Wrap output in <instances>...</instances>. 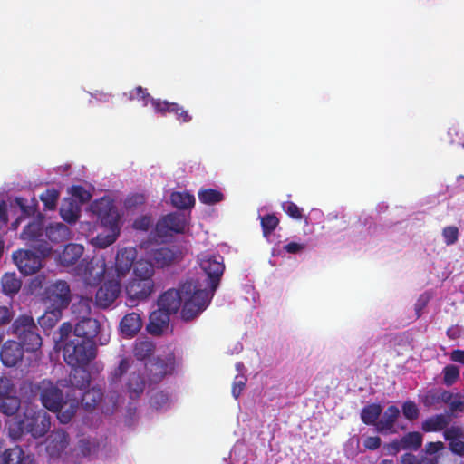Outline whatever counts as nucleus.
Masks as SVG:
<instances>
[{"label": "nucleus", "instance_id": "59", "mask_svg": "<svg viewBox=\"0 0 464 464\" xmlns=\"http://www.w3.org/2000/svg\"><path fill=\"white\" fill-rule=\"evenodd\" d=\"M363 445L368 450H377L381 446V439L379 437H367L363 441Z\"/></svg>", "mask_w": 464, "mask_h": 464}, {"label": "nucleus", "instance_id": "38", "mask_svg": "<svg viewBox=\"0 0 464 464\" xmlns=\"http://www.w3.org/2000/svg\"><path fill=\"white\" fill-rule=\"evenodd\" d=\"M236 370L237 372V374L236 375L233 382L232 395L235 399H238L246 386L247 379L244 374L245 366L242 362L236 363Z\"/></svg>", "mask_w": 464, "mask_h": 464}, {"label": "nucleus", "instance_id": "11", "mask_svg": "<svg viewBox=\"0 0 464 464\" xmlns=\"http://www.w3.org/2000/svg\"><path fill=\"white\" fill-rule=\"evenodd\" d=\"M140 248L144 251L147 257L153 261L159 267H165L178 260L181 251L178 247H159L154 248L150 243L144 242L140 244Z\"/></svg>", "mask_w": 464, "mask_h": 464}, {"label": "nucleus", "instance_id": "4", "mask_svg": "<svg viewBox=\"0 0 464 464\" xmlns=\"http://www.w3.org/2000/svg\"><path fill=\"white\" fill-rule=\"evenodd\" d=\"M72 330L69 323H63L60 326V345L63 343V355L67 364L72 367V373L76 369H84L92 360L96 356V345L94 341L82 340L81 338L69 336L68 340H63Z\"/></svg>", "mask_w": 464, "mask_h": 464}, {"label": "nucleus", "instance_id": "8", "mask_svg": "<svg viewBox=\"0 0 464 464\" xmlns=\"http://www.w3.org/2000/svg\"><path fill=\"white\" fill-rule=\"evenodd\" d=\"M42 299L45 304L50 303L45 313L38 318L39 325L46 332L52 330L58 322V281L45 287Z\"/></svg>", "mask_w": 464, "mask_h": 464}, {"label": "nucleus", "instance_id": "58", "mask_svg": "<svg viewBox=\"0 0 464 464\" xmlns=\"http://www.w3.org/2000/svg\"><path fill=\"white\" fill-rule=\"evenodd\" d=\"M443 449H444V444L440 441L428 442L425 446V452L428 455H434L437 452L442 450Z\"/></svg>", "mask_w": 464, "mask_h": 464}, {"label": "nucleus", "instance_id": "24", "mask_svg": "<svg viewBox=\"0 0 464 464\" xmlns=\"http://www.w3.org/2000/svg\"><path fill=\"white\" fill-rule=\"evenodd\" d=\"M143 324L141 316L136 312L127 314L120 322V330L126 338L135 336Z\"/></svg>", "mask_w": 464, "mask_h": 464}, {"label": "nucleus", "instance_id": "33", "mask_svg": "<svg viewBox=\"0 0 464 464\" xmlns=\"http://www.w3.org/2000/svg\"><path fill=\"white\" fill-rule=\"evenodd\" d=\"M449 424V419L444 414H437L428 418L422 422V430L426 432L440 431Z\"/></svg>", "mask_w": 464, "mask_h": 464}, {"label": "nucleus", "instance_id": "64", "mask_svg": "<svg viewBox=\"0 0 464 464\" xmlns=\"http://www.w3.org/2000/svg\"><path fill=\"white\" fill-rule=\"evenodd\" d=\"M450 359L453 362L464 364V351L463 350L452 351L450 353Z\"/></svg>", "mask_w": 464, "mask_h": 464}, {"label": "nucleus", "instance_id": "6", "mask_svg": "<svg viewBox=\"0 0 464 464\" xmlns=\"http://www.w3.org/2000/svg\"><path fill=\"white\" fill-rule=\"evenodd\" d=\"M70 197L65 198L60 207V217L69 224L78 220L82 206L88 202L92 194L82 186L74 185L68 188Z\"/></svg>", "mask_w": 464, "mask_h": 464}, {"label": "nucleus", "instance_id": "35", "mask_svg": "<svg viewBox=\"0 0 464 464\" xmlns=\"http://www.w3.org/2000/svg\"><path fill=\"white\" fill-rule=\"evenodd\" d=\"M37 331V327L36 329H31L30 332H27V334L19 338V343L23 347L24 346L25 350L28 352H34L42 345V338Z\"/></svg>", "mask_w": 464, "mask_h": 464}, {"label": "nucleus", "instance_id": "48", "mask_svg": "<svg viewBox=\"0 0 464 464\" xmlns=\"http://www.w3.org/2000/svg\"><path fill=\"white\" fill-rule=\"evenodd\" d=\"M58 198V191L53 189L52 192L47 190L44 194L41 196V200L43 201L44 207L47 209H54L56 205V200Z\"/></svg>", "mask_w": 464, "mask_h": 464}, {"label": "nucleus", "instance_id": "47", "mask_svg": "<svg viewBox=\"0 0 464 464\" xmlns=\"http://www.w3.org/2000/svg\"><path fill=\"white\" fill-rule=\"evenodd\" d=\"M16 393V389L11 379L5 376L0 377V399Z\"/></svg>", "mask_w": 464, "mask_h": 464}, {"label": "nucleus", "instance_id": "53", "mask_svg": "<svg viewBox=\"0 0 464 464\" xmlns=\"http://www.w3.org/2000/svg\"><path fill=\"white\" fill-rule=\"evenodd\" d=\"M430 295L428 293H424L420 295L414 305L415 314L417 318H419L421 315L422 310L426 307V305L430 302Z\"/></svg>", "mask_w": 464, "mask_h": 464}, {"label": "nucleus", "instance_id": "62", "mask_svg": "<svg viewBox=\"0 0 464 464\" xmlns=\"http://www.w3.org/2000/svg\"><path fill=\"white\" fill-rule=\"evenodd\" d=\"M8 223L7 206L5 201L0 202V229Z\"/></svg>", "mask_w": 464, "mask_h": 464}, {"label": "nucleus", "instance_id": "1", "mask_svg": "<svg viewBox=\"0 0 464 464\" xmlns=\"http://www.w3.org/2000/svg\"><path fill=\"white\" fill-rule=\"evenodd\" d=\"M198 260L206 279L187 281L179 289L164 292L158 299V307L169 314L177 313L183 304L181 317L184 321L197 318L208 307L225 270L220 255L206 252L200 254Z\"/></svg>", "mask_w": 464, "mask_h": 464}, {"label": "nucleus", "instance_id": "12", "mask_svg": "<svg viewBox=\"0 0 464 464\" xmlns=\"http://www.w3.org/2000/svg\"><path fill=\"white\" fill-rule=\"evenodd\" d=\"M26 433H29L34 438H41L44 436L51 426V420L46 411H26L24 414Z\"/></svg>", "mask_w": 464, "mask_h": 464}, {"label": "nucleus", "instance_id": "7", "mask_svg": "<svg viewBox=\"0 0 464 464\" xmlns=\"http://www.w3.org/2000/svg\"><path fill=\"white\" fill-rule=\"evenodd\" d=\"M188 216L184 213L171 212L162 216L156 223L153 237L161 242H168L177 234L186 231Z\"/></svg>", "mask_w": 464, "mask_h": 464}, {"label": "nucleus", "instance_id": "41", "mask_svg": "<svg viewBox=\"0 0 464 464\" xmlns=\"http://www.w3.org/2000/svg\"><path fill=\"white\" fill-rule=\"evenodd\" d=\"M278 223L279 219L275 215H266L261 218L264 237L269 242H274V230L278 226Z\"/></svg>", "mask_w": 464, "mask_h": 464}, {"label": "nucleus", "instance_id": "42", "mask_svg": "<svg viewBox=\"0 0 464 464\" xmlns=\"http://www.w3.org/2000/svg\"><path fill=\"white\" fill-rule=\"evenodd\" d=\"M441 236L447 246H452L459 240V230L456 226H447L442 229Z\"/></svg>", "mask_w": 464, "mask_h": 464}, {"label": "nucleus", "instance_id": "60", "mask_svg": "<svg viewBox=\"0 0 464 464\" xmlns=\"http://www.w3.org/2000/svg\"><path fill=\"white\" fill-rule=\"evenodd\" d=\"M91 97L102 102H108L111 100L112 94L103 91H95L91 93Z\"/></svg>", "mask_w": 464, "mask_h": 464}, {"label": "nucleus", "instance_id": "31", "mask_svg": "<svg viewBox=\"0 0 464 464\" xmlns=\"http://www.w3.org/2000/svg\"><path fill=\"white\" fill-rule=\"evenodd\" d=\"M31 329H36V324L34 318L27 314L20 315L12 324L13 334H15L18 339L27 334V332H30Z\"/></svg>", "mask_w": 464, "mask_h": 464}, {"label": "nucleus", "instance_id": "16", "mask_svg": "<svg viewBox=\"0 0 464 464\" xmlns=\"http://www.w3.org/2000/svg\"><path fill=\"white\" fill-rule=\"evenodd\" d=\"M177 400L176 394L169 389H153L150 394V406L158 412L171 409Z\"/></svg>", "mask_w": 464, "mask_h": 464}, {"label": "nucleus", "instance_id": "50", "mask_svg": "<svg viewBox=\"0 0 464 464\" xmlns=\"http://www.w3.org/2000/svg\"><path fill=\"white\" fill-rule=\"evenodd\" d=\"M15 204L20 208L24 217L34 216L36 212V206H29L26 204V199L21 197H17L14 199Z\"/></svg>", "mask_w": 464, "mask_h": 464}, {"label": "nucleus", "instance_id": "63", "mask_svg": "<svg viewBox=\"0 0 464 464\" xmlns=\"http://www.w3.org/2000/svg\"><path fill=\"white\" fill-rule=\"evenodd\" d=\"M46 452L52 459L58 457V442H56L55 440H52L48 442L46 445Z\"/></svg>", "mask_w": 464, "mask_h": 464}, {"label": "nucleus", "instance_id": "56", "mask_svg": "<svg viewBox=\"0 0 464 464\" xmlns=\"http://www.w3.org/2000/svg\"><path fill=\"white\" fill-rule=\"evenodd\" d=\"M305 248L304 243L289 242L283 246V250L289 254H296L303 251Z\"/></svg>", "mask_w": 464, "mask_h": 464}, {"label": "nucleus", "instance_id": "45", "mask_svg": "<svg viewBox=\"0 0 464 464\" xmlns=\"http://www.w3.org/2000/svg\"><path fill=\"white\" fill-rule=\"evenodd\" d=\"M403 416L409 420H415L419 418L420 410L412 401H406L402 404Z\"/></svg>", "mask_w": 464, "mask_h": 464}, {"label": "nucleus", "instance_id": "55", "mask_svg": "<svg viewBox=\"0 0 464 464\" xmlns=\"http://www.w3.org/2000/svg\"><path fill=\"white\" fill-rule=\"evenodd\" d=\"M60 310L63 307H66L69 304V299L67 298V294L69 293V286L67 285L65 281L60 280Z\"/></svg>", "mask_w": 464, "mask_h": 464}, {"label": "nucleus", "instance_id": "49", "mask_svg": "<svg viewBox=\"0 0 464 464\" xmlns=\"http://www.w3.org/2000/svg\"><path fill=\"white\" fill-rule=\"evenodd\" d=\"M283 209L285 210V212L291 218H295V219H301L303 215H302V209L297 206L295 205V203L293 202H284L283 205Z\"/></svg>", "mask_w": 464, "mask_h": 464}, {"label": "nucleus", "instance_id": "51", "mask_svg": "<svg viewBox=\"0 0 464 464\" xmlns=\"http://www.w3.org/2000/svg\"><path fill=\"white\" fill-rule=\"evenodd\" d=\"M459 126L456 123L451 124L447 130L446 141L450 144H456L461 137L459 136Z\"/></svg>", "mask_w": 464, "mask_h": 464}, {"label": "nucleus", "instance_id": "15", "mask_svg": "<svg viewBox=\"0 0 464 464\" xmlns=\"http://www.w3.org/2000/svg\"><path fill=\"white\" fill-rule=\"evenodd\" d=\"M121 280L113 279L105 282L97 291L96 304L102 308L111 306L121 293Z\"/></svg>", "mask_w": 464, "mask_h": 464}, {"label": "nucleus", "instance_id": "18", "mask_svg": "<svg viewBox=\"0 0 464 464\" xmlns=\"http://www.w3.org/2000/svg\"><path fill=\"white\" fill-rule=\"evenodd\" d=\"M23 345L15 341H6L1 349L0 359L2 363L7 367L15 366L24 357Z\"/></svg>", "mask_w": 464, "mask_h": 464}, {"label": "nucleus", "instance_id": "54", "mask_svg": "<svg viewBox=\"0 0 464 464\" xmlns=\"http://www.w3.org/2000/svg\"><path fill=\"white\" fill-rule=\"evenodd\" d=\"M151 218L150 216H141L137 218L133 222V227L136 230L147 231L151 225Z\"/></svg>", "mask_w": 464, "mask_h": 464}, {"label": "nucleus", "instance_id": "40", "mask_svg": "<svg viewBox=\"0 0 464 464\" xmlns=\"http://www.w3.org/2000/svg\"><path fill=\"white\" fill-rule=\"evenodd\" d=\"M198 196L199 201L205 205H214L224 199L223 194L214 188L200 189Z\"/></svg>", "mask_w": 464, "mask_h": 464}, {"label": "nucleus", "instance_id": "61", "mask_svg": "<svg viewBox=\"0 0 464 464\" xmlns=\"http://www.w3.org/2000/svg\"><path fill=\"white\" fill-rule=\"evenodd\" d=\"M13 317L12 311L6 306H0V324H5L11 321Z\"/></svg>", "mask_w": 464, "mask_h": 464}, {"label": "nucleus", "instance_id": "44", "mask_svg": "<svg viewBox=\"0 0 464 464\" xmlns=\"http://www.w3.org/2000/svg\"><path fill=\"white\" fill-rule=\"evenodd\" d=\"M444 383L450 386L457 382L459 376V370L457 366L449 364L443 369Z\"/></svg>", "mask_w": 464, "mask_h": 464}, {"label": "nucleus", "instance_id": "23", "mask_svg": "<svg viewBox=\"0 0 464 464\" xmlns=\"http://www.w3.org/2000/svg\"><path fill=\"white\" fill-rule=\"evenodd\" d=\"M123 96L129 101H137L142 107H151L153 112L157 114V102H161L162 100L153 98L146 88L137 86L134 89L123 93Z\"/></svg>", "mask_w": 464, "mask_h": 464}, {"label": "nucleus", "instance_id": "46", "mask_svg": "<svg viewBox=\"0 0 464 464\" xmlns=\"http://www.w3.org/2000/svg\"><path fill=\"white\" fill-rule=\"evenodd\" d=\"M420 401L425 407H432L440 403L439 401V390L431 389L427 391L425 393L420 395Z\"/></svg>", "mask_w": 464, "mask_h": 464}, {"label": "nucleus", "instance_id": "57", "mask_svg": "<svg viewBox=\"0 0 464 464\" xmlns=\"http://www.w3.org/2000/svg\"><path fill=\"white\" fill-rule=\"evenodd\" d=\"M450 450L459 456L464 455V441L460 439L453 440V441L450 442Z\"/></svg>", "mask_w": 464, "mask_h": 464}, {"label": "nucleus", "instance_id": "52", "mask_svg": "<svg viewBox=\"0 0 464 464\" xmlns=\"http://www.w3.org/2000/svg\"><path fill=\"white\" fill-rule=\"evenodd\" d=\"M444 438L448 441H453V440L460 439L463 436V430L457 426H451L444 430Z\"/></svg>", "mask_w": 464, "mask_h": 464}, {"label": "nucleus", "instance_id": "13", "mask_svg": "<svg viewBox=\"0 0 464 464\" xmlns=\"http://www.w3.org/2000/svg\"><path fill=\"white\" fill-rule=\"evenodd\" d=\"M92 212L97 216L102 226L121 225V216L109 198H102L91 204Z\"/></svg>", "mask_w": 464, "mask_h": 464}, {"label": "nucleus", "instance_id": "26", "mask_svg": "<svg viewBox=\"0 0 464 464\" xmlns=\"http://www.w3.org/2000/svg\"><path fill=\"white\" fill-rule=\"evenodd\" d=\"M400 410L394 406H389L384 411L382 419L376 423L379 432L388 434L394 432V424L399 418Z\"/></svg>", "mask_w": 464, "mask_h": 464}, {"label": "nucleus", "instance_id": "43", "mask_svg": "<svg viewBox=\"0 0 464 464\" xmlns=\"http://www.w3.org/2000/svg\"><path fill=\"white\" fill-rule=\"evenodd\" d=\"M78 448L83 457H91L97 454L99 445L89 440H81Z\"/></svg>", "mask_w": 464, "mask_h": 464}, {"label": "nucleus", "instance_id": "19", "mask_svg": "<svg viewBox=\"0 0 464 464\" xmlns=\"http://www.w3.org/2000/svg\"><path fill=\"white\" fill-rule=\"evenodd\" d=\"M137 249L135 247H124L118 251L115 261V269L118 279L121 280L132 267L134 260L137 258Z\"/></svg>", "mask_w": 464, "mask_h": 464}, {"label": "nucleus", "instance_id": "5", "mask_svg": "<svg viewBox=\"0 0 464 464\" xmlns=\"http://www.w3.org/2000/svg\"><path fill=\"white\" fill-rule=\"evenodd\" d=\"M44 215L38 213L36 218L24 227L20 237L43 256H47L52 251V243L58 241V223L47 226L44 233Z\"/></svg>", "mask_w": 464, "mask_h": 464}, {"label": "nucleus", "instance_id": "28", "mask_svg": "<svg viewBox=\"0 0 464 464\" xmlns=\"http://www.w3.org/2000/svg\"><path fill=\"white\" fill-rule=\"evenodd\" d=\"M2 464H34V458L26 455L23 449L16 446L12 449L5 450L2 456Z\"/></svg>", "mask_w": 464, "mask_h": 464}, {"label": "nucleus", "instance_id": "2", "mask_svg": "<svg viewBox=\"0 0 464 464\" xmlns=\"http://www.w3.org/2000/svg\"><path fill=\"white\" fill-rule=\"evenodd\" d=\"M154 349L153 342L147 339L137 340L133 346L136 360L122 357L119 365L111 372V389L124 387L130 400L136 401L143 394L147 386V371L150 372L151 380L154 382L160 380L166 374L172 373L179 364L180 358H177L172 352H169L146 362L152 355ZM115 393L116 391H112L108 397L114 404L116 403Z\"/></svg>", "mask_w": 464, "mask_h": 464}, {"label": "nucleus", "instance_id": "30", "mask_svg": "<svg viewBox=\"0 0 464 464\" xmlns=\"http://www.w3.org/2000/svg\"><path fill=\"white\" fill-rule=\"evenodd\" d=\"M171 205L178 209H190L195 205V197L190 192L173 191L169 196Z\"/></svg>", "mask_w": 464, "mask_h": 464}, {"label": "nucleus", "instance_id": "29", "mask_svg": "<svg viewBox=\"0 0 464 464\" xmlns=\"http://www.w3.org/2000/svg\"><path fill=\"white\" fill-rule=\"evenodd\" d=\"M83 254V246L79 244H68L60 253V266H69L73 265Z\"/></svg>", "mask_w": 464, "mask_h": 464}, {"label": "nucleus", "instance_id": "25", "mask_svg": "<svg viewBox=\"0 0 464 464\" xmlns=\"http://www.w3.org/2000/svg\"><path fill=\"white\" fill-rule=\"evenodd\" d=\"M102 227L105 230L92 239V245L100 248H105L113 244L121 231V225H105Z\"/></svg>", "mask_w": 464, "mask_h": 464}, {"label": "nucleus", "instance_id": "17", "mask_svg": "<svg viewBox=\"0 0 464 464\" xmlns=\"http://www.w3.org/2000/svg\"><path fill=\"white\" fill-rule=\"evenodd\" d=\"M42 404L50 411L58 413V386L49 380H43L37 385Z\"/></svg>", "mask_w": 464, "mask_h": 464}, {"label": "nucleus", "instance_id": "36", "mask_svg": "<svg viewBox=\"0 0 464 464\" xmlns=\"http://www.w3.org/2000/svg\"><path fill=\"white\" fill-rule=\"evenodd\" d=\"M22 283L14 273H5L1 279L2 290L5 295H14L21 288Z\"/></svg>", "mask_w": 464, "mask_h": 464}, {"label": "nucleus", "instance_id": "27", "mask_svg": "<svg viewBox=\"0 0 464 464\" xmlns=\"http://www.w3.org/2000/svg\"><path fill=\"white\" fill-rule=\"evenodd\" d=\"M422 444V435L418 431L405 434L400 440H394L391 447L394 451L401 450H417Z\"/></svg>", "mask_w": 464, "mask_h": 464}, {"label": "nucleus", "instance_id": "14", "mask_svg": "<svg viewBox=\"0 0 464 464\" xmlns=\"http://www.w3.org/2000/svg\"><path fill=\"white\" fill-rule=\"evenodd\" d=\"M13 259L19 271L24 276L34 275L42 267L40 256L31 250L14 251Z\"/></svg>", "mask_w": 464, "mask_h": 464}, {"label": "nucleus", "instance_id": "20", "mask_svg": "<svg viewBox=\"0 0 464 464\" xmlns=\"http://www.w3.org/2000/svg\"><path fill=\"white\" fill-rule=\"evenodd\" d=\"M157 115L166 116L167 114H173L179 123H188L192 120V116L182 106L176 102H169L162 100L161 102H157Z\"/></svg>", "mask_w": 464, "mask_h": 464}, {"label": "nucleus", "instance_id": "32", "mask_svg": "<svg viewBox=\"0 0 464 464\" xmlns=\"http://www.w3.org/2000/svg\"><path fill=\"white\" fill-rule=\"evenodd\" d=\"M154 266H156L153 261L149 259L145 254V258H140L136 262L132 277L153 279Z\"/></svg>", "mask_w": 464, "mask_h": 464}, {"label": "nucleus", "instance_id": "39", "mask_svg": "<svg viewBox=\"0 0 464 464\" xmlns=\"http://www.w3.org/2000/svg\"><path fill=\"white\" fill-rule=\"evenodd\" d=\"M382 413V407L379 404L372 403L364 407L361 413L362 420L368 425L375 424Z\"/></svg>", "mask_w": 464, "mask_h": 464}, {"label": "nucleus", "instance_id": "21", "mask_svg": "<svg viewBox=\"0 0 464 464\" xmlns=\"http://www.w3.org/2000/svg\"><path fill=\"white\" fill-rule=\"evenodd\" d=\"M101 326L98 320L93 318H82L80 320L73 328V334L72 336L81 338L86 341H94Z\"/></svg>", "mask_w": 464, "mask_h": 464}, {"label": "nucleus", "instance_id": "37", "mask_svg": "<svg viewBox=\"0 0 464 464\" xmlns=\"http://www.w3.org/2000/svg\"><path fill=\"white\" fill-rule=\"evenodd\" d=\"M10 438L16 440H19L24 432H26L24 417L23 419L14 417L5 423Z\"/></svg>", "mask_w": 464, "mask_h": 464}, {"label": "nucleus", "instance_id": "10", "mask_svg": "<svg viewBox=\"0 0 464 464\" xmlns=\"http://www.w3.org/2000/svg\"><path fill=\"white\" fill-rule=\"evenodd\" d=\"M155 287L153 279L132 277L125 285L130 306H135L140 301L147 300Z\"/></svg>", "mask_w": 464, "mask_h": 464}, {"label": "nucleus", "instance_id": "9", "mask_svg": "<svg viewBox=\"0 0 464 464\" xmlns=\"http://www.w3.org/2000/svg\"><path fill=\"white\" fill-rule=\"evenodd\" d=\"M106 272L105 259L102 257H93L90 261H82L75 267V273L88 285H96L100 284Z\"/></svg>", "mask_w": 464, "mask_h": 464}, {"label": "nucleus", "instance_id": "34", "mask_svg": "<svg viewBox=\"0 0 464 464\" xmlns=\"http://www.w3.org/2000/svg\"><path fill=\"white\" fill-rule=\"evenodd\" d=\"M21 406V401L16 393L0 399V412L7 415H14Z\"/></svg>", "mask_w": 464, "mask_h": 464}, {"label": "nucleus", "instance_id": "3", "mask_svg": "<svg viewBox=\"0 0 464 464\" xmlns=\"http://www.w3.org/2000/svg\"><path fill=\"white\" fill-rule=\"evenodd\" d=\"M70 382L72 386L60 389V423L69 422L80 404L86 410H91L102 402V410L105 414H111L124 408L131 416L136 409L133 407L134 401L130 400L124 387L119 386L114 389L116 391L115 404L108 398L113 391L111 387V376L109 391L104 397L101 389L93 387L87 390L90 385V373L85 369H76L70 374Z\"/></svg>", "mask_w": 464, "mask_h": 464}, {"label": "nucleus", "instance_id": "22", "mask_svg": "<svg viewBox=\"0 0 464 464\" xmlns=\"http://www.w3.org/2000/svg\"><path fill=\"white\" fill-rule=\"evenodd\" d=\"M169 314L158 307L150 315L147 331L154 335H160L169 328Z\"/></svg>", "mask_w": 464, "mask_h": 464}]
</instances>
